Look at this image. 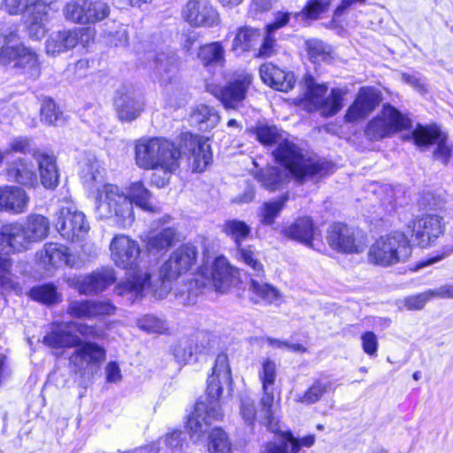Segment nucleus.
<instances>
[{
	"mask_svg": "<svg viewBox=\"0 0 453 453\" xmlns=\"http://www.w3.org/2000/svg\"><path fill=\"white\" fill-rule=\"evenodd\" d=\"M197 250L195 246L185 244L175 250L159 269V279L151 281L148 271H138L115 288L117 295L134 302L147 294H152L158 299L165 298L173 289V282L186 273L196 263Z\"/></svg>",
	"mask_w": 453,
	"mask_h": 453,
	"instance_id": "f257e3e1",
	"label": "nucleus"
},
{
	"mask_svg": "<svg viewBox=\"0 0 453 453\" xmlns=\"http://www.w3.org/2000/svg\"><path fill=\"white\" fill-rule=\"evenodd\" d=\"M250 132L262 144L277 145L273 151L276 161L284 165L298 181L303 182L316 176L321 177L329 173L332 167L327 162L303 156L300 149L275 126L259 124L250 129Z\"/></svg>",
	"mask_w": 453,
	"mask_h": 453,
	"instance_id": "f03ea898",
	"label": "nucleus"
},
{
	"mask_svg": "<svg viewBox=\"0 0 453 453\" xmlns=\"http://www.w3.org/2000/svg\"><path fill=\"white\" fill-rule=\"evenodd\" d=\"M229 396L232 392V373L228 357L225 353L217 356L212 373L208 379L207 397L209 403L199 401L195 411L188 420V427L192 435L203 434L209 429L211 420L222 417L219 401L224 397V392Z\"/></svg>",
	"mask_w": 453,
	"mask_h": 453,
	"instance_id": "7ed1b4c3",
	"label": "nucleus"
},
{
	"mask_svg": "<svg viewBox=\"0 0 453 453\" xmlns=\"http://www.w3.org/2000/svg\"><path fill=\"white\" fill-rule=\"evenodd\" d=\"M134 160L142 169L160 170L164 176L154 173L151 181L157 187H164L168 183L170 175L180 166L179 143L162 137L142 138L134 146Z\"/></svg>",
	"mask_w": 453,
	"mask_h": 453,
	"instance_id": "20e7f679",
	"label": "nucleus"
},
{
	"mask_svg": "<svg viewBox=\"0 0 453 453\" xmlns=\"http://www.w3.org/2000/svg\"><path fill=\"white\" fill-rule=\"evenodd\" d=\"M18 32L16 25L2 27L0 65L30 79H36L41 74L38 55L31 48L20 42Z\"/></svg>",
	"mask_w": 453,
	"mask_h": 453,
	"instance_id": "39448f33",
	"label": "nucleus"
},
{
	"mask_svg": "<svg viewBox=\"0 0 453 453\" xmlns=\"http://www.w3.org/2000/svg\"><path fill=\"white\" fill-rule=\"evenodd\" d=\"M96 213L100 219H113L121 227L130 226L134 220L133 205L116 185L104 184L97 190Z\"/></svg>",
	"mask_w": 453,
	"mask_h": 453,
	"instance_id": "423d86ee",
	"label": "nucleus"
},
{
	"mask_svg": "<svg viewBox=\"0 0 453 453\" xmlns=\"http://www.w3.org/2000/svg\"><path fill=\"white\" fill-rule=\"evenodd\" d=\"M411 255V246L406 235L394 232L382 235L369 248L367 258L371 264L382 267L406 261Z\"/></svg>",
	"mask_w": 453,
	"mask_h": 453,
	"instance_id": "0eeeda50",
	"label": "nucleus"
},
{
	"mask_svg": "<svg viewBox=\"0 0 453 453\" xmlns=\"http://www.w3.org/2000/svg\"><path fill=\"white\" fill-rule=\"evenodd\" d=\"M306 106L310 111H317L321 115H335L342 107V99L349 92L346 87L334 88L327 94L325 84H314L311 78L306 81Z\"/></svg>",
	"mask_w": 453,
	"mask_h": 453,
	"instance_id": "6e6552de",
	"label": "nucleus"
},
{
	"mask_svg": "<svg viewBox=\"0 0 453 453\" xmlns=\"http://www.w3.org/2000/svg\"><path fill=\"white\" fill-rule=\"evenodd\" d=\"M326 240L334 250L343 254H360L366 248V238L361 231L343 223L332 224Z\"/></svg>",
	"mask_w": 453,
	"mask_h": 453,
	"instance_id": "1a4fd4ad",
	"label": "nucleus"
},
{
	"mask_svg": "<svg viewBox=\"0 0 453 453\" xmlns=\"http://www.w3.org/2000/svg\"><path fill=\"white\" fill-rule=\"evenodd\" d=\"M411 119L395 107L383 105L380 114L368 123L365 133L372 140H380L410 128Z\"/></svg>",
	"mask_w": 453,
	"mask_h": 453,
	"instance_id": "9d476101",
	"label": "nucleus"
},
{
	"mask_svg": "<svg viewBox=\"0 0 453 453\" xmlns=\"http://www.w3.org/2000/svg\"><path fill=\"white\" fill-rule=\"evenodd\" d=\"M181 160L187 157L194 172H203L212 162L211 145L202 136L182 133L179 137Z\"/></svg>",
	"mask_w": 453,
	"mask_h": 453,
	"instance_id": "9b49d317",
	"label": "nucleus"
},
{
	"mask_svg": "<svg viewBox=\"0 0 453 453\" xmlns=\"http://www.w3.org/2000/svg\"><path fill=\"white\" fill-rule=\"evenodd\" d=\"M92 34L88 28L75 27L54 32L45 42V52L57 57L74 49L79 43L84 47L88 45Z\"/></svg>",
	"mask_w": 453,
	"mask_h": 453,
	"instance_id": "f8f14e48",
	"label": "nucleus"
},
{
	"mask_svg": "<svg viewBox=\"0 0 453 453\" xmlns=\"http://www.w3.org/2000/svg\"><path fill=\"white\" fill-rule=\"evenodd\" d=\"M13 224L18 235L17 246L22 251L46 239L50 229V219L40 213H30L23 223Z\"/></svg>",
	"mask_w": 453,
	"mask_h": 453,
	"instance_id": "ddd939ff",
	"label": "nucleus"
},
{
	"mask_svg": "<svg viewBox=\"0 0 453 453\" xmlns=\"http://www.w3.org/2000/svg\"><path fill=\"white\" fill-rule=\"evenodd\" d=\"M56 228L68 241L84 238L89 229L86 216L72 205L63 206L57 214Z\"/></svg>",
	"mask_w": 453,
	"mask_h": 453,
	"instance_id": "4468645a",
	"label": "nucleus"
},
{
	"mask_svg": "<svg viewBox=\"0 0 453 453\" xmlns=\"http://www.w3.org/2000/svg\"><path fill=\"white\" fill-rule=\"evenodd\" d=\"M110 14V6L103 1L69 2L64 8L65 18L73 23L90 24L99 22Z\"/></svg>",
	"mask_w": 453,
	"mask_h": 453,
	"instance_id": "2eb2a0df",
	"label": "nucleus"
},
{
	"mask_svg": "<svg viewBox=\"0 0 453 453\" xmlns=\"http://www.w3.org/2000/svg\"><path fill=\"white\" fill-rule=\"evenodd\" d=\"M106 360V349L94 342L83 341L75 344L69 357L70 363L80 372L96 370Z\"/></svg>",
	"mask_w": 453,
	"mask_h": 453,
	"instance_id": "dca6fc26",
	"label": "nucleus"
},
{
	"mask_svg": "<svg viewBox=\"0 0 453 453\" xmlns=\"http://www.w3.org/2000/svg\"><path fill=\"white\" fill-rule=\"evenodd\" d=\"M117 280L112 268H101L89 274L68 278L69 286L76 288L80 294L85 296L96 295L104 291Z\"/></svg>",
	"mask_w": 453,
	"mask_h": 453,
	"instance_id": "f3484780",
	"label": "nucleus"
},
{
	"mask_svg": "<svg viewBox=\"0 0 453 453\" xmlns=\"http://www.w3.org/2000/svg\"><path fill=\"white\" fill-rule=\"evenodd\" d=\"M113 105L121 121L132 122L143 111L144 100L134 88L123 86L116 91Z\"/></svg>",
	"mask_w": 453,
	"mask_h": 453,
	"instance_id": "a211bd4d",
	"label": "nucleus"
},
{
	"mask_svg": "<svg viewBox=\"0 0 453 453\" xmlns=\"http://www.w3.org/2000/svg\"><path fill=\"white\" fill-rule=\"evenodd\" d=\"M412 138L418 146H426L436 142L437 147L434 152V158L444 165L448 164L451 157L452 146L449 144L447 136L438 127L418 126L412 132Z\"/></svg>",
	"mask_w": 453,
	"mask_h": 453,
	"instance_id": "6ab92c4d",
	"label": "nucleus"
},
{
	"mask_svg": "<svg viewBox=\"0 0 453 453\" xmlns=\"http://www.w3.org/2000/svg\"><path fill=\"white\" fill-rule=\"evenodd\" d=\"M111 257L115 265L124 269L136 265L141 254L139 243L126 234H117L110 244Z\"/></svg>",
	"mask_w": 453,
	"mask_h": 453,
	"instance_id": "aec40b11",
	"label": "nucleus"
},
{
	"mask_svg": "<svg viewBox=\"0 0 453 453\" xmlns=\"http://www.w3.org/2000/svg\"><path fill=\"white\" fill-rule=\"evenodd\" d=\"M407 228L418 245L426 247L442 233V217L426 214L410 222Z\"/></svg>",
	"mask_w": 453,
	"mask_h": 453,
	"instance_id": "412c9836",
	"label": "nucleus"
},
{
	"mask_svg": "<svg viewBox=\"0 0 453 453\" xmlns=\"http://www.w3.org/2000/svg\"><path fill=\"white\" fill-rule=\"evenodd\" d=\"M380 101V93L377 89L372 87L361 88L345 114V120L357 122L365 119L379 106Z\"/></svg>",
	"mask_w": 453,
	"mask_h": 453,
	"instance_id": "4be33fe9",
	"label": "nucleus"
},
{
	"mask_svg": "<svg viewBox=\"0 0 453 453\" xmlns=\"http://www.w3.org/2000/svg\"><path fill=\"white\" fill-rule=\"evenodd\" d=\"M182 17L193 27H213L219 23L217 10L205 0H189L182 10Z\"/></svg>",
	"mask_w": 453,
	"mask_h": 453,
	"instance_id": "5701e85b",
	"label": "nucleus"
},
{
	"mask_svg": "<svg viewBox=\"0 0 453 453\" xmlns=\"http://www.w3.org/2000/svg\"><path fill=\"white\" fill-rule=\"evenodd\" d=\"M116 310L110 300H75L70 303L67 312L77 319H101L113 315Z\"/></svg>",
	"mask_w": 453,
	"mask_h": 453,
	"instance_id": "b1692460",
	"label": "nucleus"
},
{
	"mask_svg": "<svg viewBox=\"0 0 453 453\" xmlns=\"http://www.w3.org/2000/svg\"><path fill=\"white\" fill-rule=\"evenodd\" d=\"M253 77L249 73H240L219 91L218 96L226 109H237L246 96Z\"/></svg>",
	"mask_w": 453,
	"mask_h": 453,
	"instance_id": "393cba45",
	"label": "nucleus"
},
{
	"mask_svg": "<svg viewBox=\"0 0 453 453\" xmlns=\"http://www.w3.org/2000/svg\"><path fill=\"white\" fill-rule=\"evenodd\" d=\"M6 176L10 181L28 188H35L39 185L35 165L27 157H18L10 162L6 167Z\"/></svg>",
	"mask_w": 453,
	"mask_h": 453,
	"instance_id": "a878e982",
	"label": "nucleus"
},
{
	"mask_svg": "<svg viewBox=\"0 0 453 453\" xmlns=\"http://www.w3.org/2000/svg\"><path fill=\"white\" fill-rule=\"evenodd\" d=\"M29 203L30 197L23 188L15 185L0 187V211L23 214L27 211Z\"/></svg>",
	"mask_w": 453,
	"mask_h": 453,
	"instance_id": "bb28decb",
	"label": "nucleus"
},
{
	"mask_svg": "<svg viewBox=\"0 0 453 453\" xmlns=\"http://www.w3.org/2000/svg\"><path fill=\"white\" fill-rule=\"evenodd\" d=\"M247 291L250 301L256 304H279L282 300L281 292L259 277L250 278Z\"/></svg>",
	"mask_w": 453,
	"mask_h": 453,
	"instance_id": "cd10ccee",
	"label": "nucleus"
},
{
	"mask_svg": "<svg viewBox=\"0 0 453 453\" xmlns=\"http://www.w3.org/2000/svg\"><path fill=\"white\" fill-rule=\"evenodd\" d=\"M315 443V435L310 434L297 441L288 433L277 435L274 441L267 444L262 453H298L301 446L311 447Z\"/></svg>",
	"mask_w": 453,
	"mask_h": 453,
	"instance_id": "c85d7f7f",
	"label": "nucleus"
},
{
	"mask_svg": "<svg viewBox=\"0 0 453 453\" xmlns=\"http://www.w3.org/2000/svg\"><path fill=\"white\" fill-rule=\"evenodd\" d=\"M285 237L312 247V242L317 232L313 220L311 217H300L290 225L282 229Z\"/></svg>",
	"mask_w": 453,
	"mask_h": 453,
	"instance_id": "c756f323",
	"label": "nucleus"
},
{
	"mask_svg": "<svg viewBox=\"0 0 453 453\" xmlns=\"http://www.w3.org/2000/svg\"><path fill=\"white\" fill-rule=\"evenodd\" d=\"M260 77L268 86L283 92L292 89L296 83V79L292 73H286L272 63L261 65Z\"/></svg>",
	"mask_w": 453,
	"mask_h": 453,
	"instance_id": "7c9ffc66",
	"label": "nucleus"
},
{
	"mask_svg": "<svg viewBox=\"0 0 453 453\" xmlns=\"http://www.w3.org/2000/svg\"><path fill=\"white\" fill-rule=\"evenodd\" d=\"M34 159L36 161L42 185L47 189H54L59 183V173L54 156L42 151H35Z\"/></svg>",
	"mask_w": 453,
	"mask_h": 453,
	"instance_id": "2f4dec72",
	"label": "nucleus"
},
{
	"mask_svg": "<svg viewBox=\"0 0 453 453\" xmlns=\"http://www.w3.org/2000/svg\"><path fill=\"white\" fill-rule=\"evenodd\" d=\"M153 69L162 84L170 83L179 70V59L173 51H160L154 55Z\"/></svg>",
	"mask_w": 453,
	"mask_h": 453,
	"instance_id": "473e14b6",
	"label": "nucleus"
},
{
	"mask_svg": "<svg viewBox=\"0 0 453 453\" xmlns=\"http://www.w3.org/2000/svg\"><path fill=\"white\" fill-rule=\"evenodd\" d=\"M80 342V336L72 334L69 323H58L52 326L43 338V343L50 349L73 348Z\"/></svg>",
	"mask_w": 453,
	"mask_h": 453,
	"instance_id": "72a5a7b5",
	"label": "nucleus"
},
{
	"mask_svg": "<svg viewBox=\"0 0 453 453\" xmlns=\"http://www.w3.org/2000/svg\"><path fill=\"white\" fill-rule=\"evenodd\" d=\"M177 232L174 227H165L159 231L149 232L142 238V242L148 252L157 255L168 250L174 244Z\"/></svg>",
	"mask_w": 453,
	"mask_h": 453,
	"instance_id": "f704fd0d",
	"label": "nucleus"
},
{
	"mask_svg": "<svg viewBox=\"0 0 453 453\" xmlns=\"http://www.w3.org/2000/svg\"><path fill=\"white\" fill-rule=\"evenodd\" d=\"M40 259L45 265L55 268L73 265L68 249L62 244L53 242L44 245Z\"/></svg>",
	"mask_w": 453,
	"mask_h": 453,
	"instance_id": "c9c22d12",
	"label": "nucleus"
},
{
	"mask_svg": "<svg viewBox=\"0 0 453 453\" xmlns=\"http://www.w3.org/2000/svg\"><path fill=\"white\" fill-rule=\"evenodd\" d=\"M255 178L265 189L275 191L280 189L288 180V173L276 166H267L260 169Z\"/></svg>",
	"mask_w": 453,
	"mask_h": 453,
	"instance_id": "e433bc0d",
	"label": "nucleus"
},
{
	"mask_svg": "<svg viewBox=\"0 0 453 453\" xmlns=\"http://www.w3.org/2000/svg\"><path fill=\"white\" fill-rule=\"evenodd\" d=\"M49 19V8H40L27 12L25 25L30 38L40 40L47 31L46 23Z\"/></svg>",
	"mask_w": 453,
	"mask_h": 453,
	"instance_id": "4c0bfd02",
	"label": "nucleus"
},
{
	"mask_svg": "<svg viewBox=\"0 0 453 453\" xmlns=\"http://www.w3.org/2000/svg\"><path fill=\"white\" fill-rule=\"evenodd\" d=\"M232 267L224 257H217L211 266V279L217 291L225 292L231 283Z\"/></svg>",
	"mask_w": 453,
	"mask_h": 453,
	"instance_id": "58836bf2",
	"label": "nucleus"
},
{
	"mask_svg": "<svg viewBox=\"0 0 453 453\" xmlns=\"http://www.w3.org/2000/svg\"><path fill=\"white\" fill-rule=\"evenodd\" d=\"M190 121L196 125L199 130L207 131L217 126L219 121V115L212 107L200 104L193 111Z\"/></svg>",
	"mask_w": 453,
	"mask_h": 453,
	"instance_id": "ea45409f",
	"label": "nucleus"
},
{
	"mask_svg": "<svg viewBox=\"0 0 453 453\" xmlns=\"http://www.w3.org/2000/svg\"><path fill=\"white\" fill-rule=\"evenodd\" d=\"M197 58L204 66L223 65L225 63V49L219 42L201 46L197 51Z\"/></svg>",
	"mask_w": 453,
	"mask_h": 453,
	"instance_id": "a19ab883",
	"label": "nucleus"
},
{
	"mask_svg": "<svg viewBox=\"0 0 453 453\" xmlns=\"http://www.w3.org/2000/svg\"><path fill=\"white\" fill-rule=\"evenodd\" d=\"M260 40L261 33L258 29L250 27H240L233 40L232 50L250 51Z\"/></svg>",
	"mask_w": 453,
	"mask_h": 453,
	"instance_id": "79ce46f5",
	"label": "nucleus"
},
{
	"mask_svg": "<svg viewBox=\"0 0 453 453\" xmlns=\"http://www.w3.org/2000/svg\"><path fill=\"white\" fill-rule=\"evenodd\" d=\"M50 0H4L5 11L12 14H21L24 12H31L40 8H50Z\"/></svg>",
	"mask_w": 453,
	"mask_h": 453,
	"instance_id": "37998d69",
	"label": "nucleus"
},
{
	"mask_svg": "<svg viewBox=\"0 0 453 453\" xmlns=\"http://www.w3.org/2000/svg\"><path fill=\"white\" fill-rule=\"evenodd\" d=\"M126 196L132 204L135 203L144 211H154V207L150 202V192L142 182L132 183Z\"/></svg>",
	"mask_w": 453,
	"mask_h": 453,
	"instance_id": "c03bdc74",
	"label": "nucleus"
},
{
	"mask_svg": "<svg viewBox=\"0 0 453 453\" xmlns=\"http://www.w3.org/2000/svg\"><path fill=\"white\" fill-rule=\"evenodd\" d=\"M236 257L250 267L254 277L264 276V265L259 260L257 254L250 246L242 247L241 245L236 247Z\"/></svg>",
	"mask_w": 453,
	"mask_h": 453,
	"instance_id": "a18cd8bd",
	"label": "nucleus"
},
{
	"mask_svg": "<svg viewBox=\"0 0 453 453\" xmlns=\"http://www.w3.org/2000/svg\"><path fill=\"white\" fill-rule=\"evenodd\" d=\"M223 232L231 237L236 247L242 245V242L250 235V226L244 221L239 219H228L222 226Z\"/></svg>",
	"mask_w": 453,
	"mask_h": 453,
	"instance_id": "49530a36",
	"label": "nucleus"
},
{
	"mask_svg": "<svg viewBox=\"0 0 453 453\" xmlns=\"http://www.w3.org/2000/svg\"><path fill=\"white\" fill-rule=\"evenodd\" d=\"M331 388V382L316 380L303 394L297 396L296 401L304 404L315 403Z\"/></svg>",
	"mask_w": 453,
	"mask_h": 453,
	"instance_id": "de8ad7c7",
	"label": "nucleus"
},
{
	"mask_svg": "<svg viewBox=\"0 0 453 453\" xmlns=\"http://www.w3.org/2000/svg\"><path fill=\"white\" fill-rule=\"evenodd\" d=\"M18 235L13 223L2 226L0 228V253L9 254L11 251H22L17 246Z\"/></svg>",
	"mask_w": 453,
	"mask_h": 453,
	"instance_id": "09e8293b",
	"label": "nucleus"
},
{
	"mask_svg": "<svg viewBox=\"0 0 453 453\" xmlns=\"http://www.w3.org/2000/svg\"><path fill=\"white\" fill-rule=\"evenodd\" d=\"M288 196H282L276 201L265 203L258 212L260 222L265 226H271L284 207Z\"/></svg>",
	"mask_w": 453,
	"mask_h": 453,
	"instance_id": "8fccbe9b",
	"label": "nucleus"
},
{
	"mask_svg": "<svg viewBox=\"0 0 453 453\" xmlns=\"http://www.w3.org/2000/svg\"><path fill=\"white\" fill-rule=\"evenodd\" d=\"M263 390V395L260 399V416L264 419V424L270 427V429L276 433L277 429L274 427L276 425H273V405L274 403V393L273 388H268Z\"/></svg>",
	"mask_w": 453,
	"mask_h": 453,
	"instance_id": "3c124183",
	"label": "nucleus"
},
{
	"mask_svg": "<svg viewBox=\"0 0 453 453\" xmlns=\"http://www.w3.org/2000/svg\"><path fill=\"white\" fill-rule=\"evenodd\" d=\"M29 296L33 300L45 304H53L61 300L56 288L50 284L34 287L29 291Z\"/></svg>",
	"mask_w": 453,
	"mask_h": 453,
	"instance_id": "603ef678",
	"label": "nucleus"
},
{
	"mask_svg": "<svg viewBox=\"0 0 453 453\" xmlns=\"http://www.w3.org/2000/svg\"><path fill=\"white\" fill-rule=\"evenodd\" d=\"M210 453H231V446L226 434L220 428H213L209 435Z\"/></svg>",
	"mask_w": 453,
	"mask_h": 453,
	"instance_id": "864d4df0",
	"label": "nucleus"
},
{
	"mask_svg": "<svg viewBox=\"0 0 453 453\" xmlns=\"http://www.w3.org/2000/svg\"><path fill=\"white\" fill-rule=\"evenodd\" d=\"M41 120L48 125H61L65 122L63 114L59 111L56 103L51 99H45L41 107Z\"/></svg>",
	"mask_w": 453,
	"mask_h": 453,
	"instance_id": "5fc2aeb1",
	"label": "nucleus"
},
{
	"mask_svg": "<svg viewBox=\"0 0 453 453\" xmlns=\"http://www.w3.org/2000/svg\"><path fill=\"white\" fill-rule=\"evenodd\" d=\"M277 376V365L270 358H263L258 371V378L262 383V389L273 388Z\"/></svg>",
	"mask_w": 453,
	"mask_h": 453,
	"instance_id": "6e6d98bb",
	"label": "nucleus"
},
{
	"mask_svg": "<svg viewBox=\"0 0 453 453\" xmlns=\"http://www.w3.org/2000/svg\"><path fill=\"white\" fill-rule=\"evenodd\" d=\"M307 51L313 62L326 61L331 58L332 49L320 40L311 39L306 42Z\"/></svg>",
	"mask_w": 453,
	"mask_h": 453,
	"instance_id": "4d7b16f0",
	"label": "nucleus"
},
{
	"mask_svg": "<svg viewBox=\"0 0 453 453\" xmlns=\"http://www.w3.org/2000/svg\"><path fill=\"white\" fill-rule=\"evenodd\" d=\"M104 168L96 157L88 158L81 170V178L87 184L96 182L103 178Z\"/></svg>",
	"mask_w": 453,
	"mask_h": 453,
	"instance_id": "13d9d810",
	"label": "nucleus"
},
{
	"mask_svg": "<svg viewBox=\"0 0 453 453\" xmlns=\"http://www.w3.org/2000/svg\"><path fill=\"white\" fill-rule=\"evenodd\" d=\"M138 326L149 333L162 334L167 329L165 320L153 315H145L138 320Z\"/></svg>",
	"mask_w": 453,
	"mask_h": 453,
	"instance_id": "bf43d9fd",
	"label": "nucleus"
},
{
	"mask_svg": "<svg viewBox=\"0 0 453 453\" xmlns=\"http://www.w3.org/2000/svg\"><path fill=\"white\" fill-rule=\"evenodd\" d=\"M333 0H308L303 10L304 14L312 19H316L320 14L327 12Z\"/></svg>",
	"mask_w": 453,
	"mask_h": 453,
	"instance_id": "052dcab7",
	"label": "nucleus"
},
{
	"mask_svg": "<svg viewBox=\"0 0 453 453\" xmlns=\"http://www.w3.org/2000/svg\"><path fill=\"white\" fill-rule=\"evenodd\" d=\"M190 341L194 342V349L196 354L208 352L213 347L215 342L207 332L197 333Z\"/></svg>",
	"mask_w": 453,
	"mask_h": 453,
	"instance_id": "680f3d73",
	"label": "nucleus"
},
{
	"mask_svg": "<svg viewBox=\"0 0 453 453\" xmlns=\"http://www.w3.org/2000/svg\"><path fill=\"white\" fill-rule=\"evenodd\" d=\"M196 352L194 349V342L188 340L183 343H180L174 349V357L180 363H187L193 358L194 356H196Z\"/></svg>",
	"mask_w": 453,
	"mask_h": 453,
	"instance_id": "e2e57ef3",
	"label": "nucleus"
},
{
	"mask_svg": "<svg viewBox=\"0 0 453 453\" xmlns=\"http://www.w3.org/2000/svg\"><path fill=\"white\" fill-rule=\"evenodd\" d=\"M431 300L429 291H425L415 296H410L403 300V306L410 311L421 310Z\"/></svg>",
	"mask_w": 453,
	"mask_h": 453,
	"instance_id": "0e129e2a",
	"label": "nucleus"
},
{
	"mask_svg": "<svg viewBox=\"0 0 453 453\" xmlns=\"http://www.w3.org/2000/svg\"><path fill=\"white\" fill-rule=\"evenodd\" d=\"M273 0H250L248 15L253 19L260 14L269 12L273 7Z\"/></svg>",
	"mask_w": 453,
	"mask_h": 453,
	"instance_id": "69168bd1",
	"label": "nucleus"
},
{
	"mask_svg": "<svg viewBox=\"0 0 453 453\" xmlns=\"http://www.w3.org/2000/svg\"><path fill=\"white\" fill-rule=\"evenodd\" d=\"M70 327H75L76 331L83 337L98 339L102 335V332L93 325H88L82 322H71L69 323Z\"/></svg>",
	"mask_w": 453,
	"mask_h": 453,
	"instance_id": "338daca9",
	"label": "nucleus"
},
{
	"mask_svg": "<svg viewBox=\"0 0 453 453\" xmlns=\"http://www.w3.org/2000/svg\"><path fill=\"white\" fill-rule=\"evenodd\" d=\"M273 33H268L266 31V35L265 36L263 42L258 49L256 57L258 58H270L276 52V41L275 38L272 35Z\"/></svg>",
	"mask_w": 453,
	"mask_h": 453,
	"instance_id": "774afa93",
	"label": "nucleus"
}]
</instances>
